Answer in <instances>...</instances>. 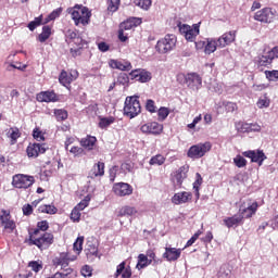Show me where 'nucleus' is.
Listing matches in <instances>:
<instances>
[{
    "mask_svg": "<svg viewBox=\"0 0 278 278\" xmlns=\"http://www.w3.org/2000/svg\"><path fill=\"white\" fill-rule=\"evenodd\" d=\"M28 244L31 247L39 248L40 251L47 250L48 247L53 244V236L50 232H42L38 229H35L33 232H29Z\"/></svg>",
    "mask_w": 278,
    "mask_h": 278,
    "instance_id": "nucleus-1",
    "label": "nucleus"
},
{
    "mask_svg": "<svg viewBox=\"0 0 278 278\" xmlns=\"http://www.w3.org/2000/svg\"><path fill=\"white\" fill-rule=\"evenodd\" d=\"M67 13L71 14L75 25H88V23H90V16H92L90 10L81 5L67 9Z\"/></svg>",
    "mask_w": 278,
    "mask_h": 278,
    "instance_id": "nucleus-2",
    "label": "nucleus"
},
{
    "mask_svg": "<svg viewBox=\"0 0 278 278\" xmlns=\"http://www.w3.org/2000/svg\"><path fill=\"white\" fill-rule=\"evenodd\" d=\"M177 81L178 84H186V86L189 88V90H193V92H197L201 90V86H203V79L199 74L191 73V74H178L177 75Z\"/></svg>",
    "mask_w": 278,
    "mask_h": 278,
    "instance_id": "nucleus-3",
    "label": "nucleus"
},
{
    "mask_svg": "<svg viewBox=\"0 0 278 278\" xmlns=\"http://www.w3.org/2000/svg\"><path fill=\"white\" fill-rule=\"evenodd\" d=\"M177 45V37L175 35H166L164 38L160 39L156 42L155 49L157 53H161L162 55L166 53H170L173 49H175Z\"/></svg>",
    "mask_w": 278,
    "mask_h": 278,
    "instance_id": "nucleus-4",
    "label": "nucleus"
},
{
    "mask_svg": "<svg viewBox=\"0 0 278 278\" xmlns=\"http://www.w3.org/2000/svg\"><path fill=\"white\" fill-rule=\"evenodd\" d=\"M212 151V142L206 141L204 143H198L194 146H191L187 152L188 157L191 160H201L206 153H210Z\"/></svg>",
    "mask_w": 278,
    "mask_h": 278,
    "instance_id": "nucleus-5",
    "label": "nucleus"
},
{
    "mask_svg": "<svg viewBox=\"0 0 278 278\" xmlns=\"http://www.w3.org/2000/svg\"><path fill=\"white\" fill-rule=\"evenodd\" d=\"M140 101H138V97H127L124 105V114L128 116V118H136L138 114L141 112Z\"/></svg>",
    "mask_w": 278,
    "mask_h": 278,
    "instance_id": "nucleus-6",
    "label": "nucleus"
},
{
    "mask_svg": "<svg viewBox=\"0 0 278 278\" xmlns=\"http://www.w3.org/2000/svg\"><path fill=\"white\" fill-rule=\"evenodd\" d=\"M36 184V179L34 176L25 175V174H16L13 176L12 186L13 188L24 189L31 188Z\"/></svg>",
    "mask_w": 278,
    "mask_h": 278,
    "instance_id": "nucleus-7",
    "label": "nucleus"
},
{
    "mask_svg": "<svg viewBox=\"0 0 278 278\" xmlns=\"http://www.w3.org/2000/svg\"><path fill=\"white\" fill-rule=\"evenodd\" d=\"M199 27H201V24H193L192 26L182 24L179 26V31L182 34V36L188 40L189 42H194L197 39V36H199Z\"/></svg>",
    "mask_w": 278,
    "mask_h": 278,
    "instance_id": "nucleus-8",
    "label": "nucleus"
},
{
    "mask_svg": "<svg viewBox=\"0 0 278 278\" xmlns=\"http://www.w3.org/2000/svg\"><path fill=\"white\" fill-rule=\"evenodd\" d=\"M278 58V46L273 49H265L262 55L258 58L260 66H270L273 64V60Z\"/></svg>",
    "mask_w": 278,
    "mask_h": 278,
    "instance_id": "nucleus-9",
    "label": "nucleus"
},
{
    "mask_svg": "<svg viewBox=\"0 0 278 278\" xmlns=\"http://www.w3.org/2000/svg\"><path fill=\"white\" fill-rule=\"evenodd\" d=\"M0 223L4 231L12 233L16 229V223L13 222L12 215L8 211H1L0 213Z\"/></svg>",
    "mask_w": 278,
    "mask_h": 278,
    "instance_id": "nucleus-10",
    "label": "nucleus"
},
{
    "mask_svg": "<svg viewBox=\"0 0 278 278\" xmlns=\"http://www.w3.org/2000/svg\"><path fill=\"white\" fill-rule=\"evenodd\" d=\"M275 13L270 8L262 9L254 14V21H258L260 23H273Z\"/></svg>",
    "mask_w": 278,
    "mask_h": 278,
    "instance_id": "nucleus-11",
    "label": "nucleus"
},
{
    "mask_svg": "<svg viewBox=\"0 0 278 278\" xmlns=\"http://www.w3.org/2000/svg\"><path fill=\"white\" fill-rule=\"evenodd\" d=\"M113 192L116 197H129L134 193V188L127 182H117L113 186Z\"/></svg>",
    "mask_w": 278,
    "mask_h": 278,
    "instance_id": "nucleus-12",
    "label": "nucleus"
},
{
    "mask_svg": "<svg viewBox=\"0 0 278 278\" xmlns=\"http://www.w3.org/2000/svg\"><path fill=\"white\" fill-rule=\"evenodd\" d=\"M236 129L240 134H251L252 131H262V126L257 123L249 124L239 122L236 124Z\"/></svg>",
    "mask_w": 278,
    "mask_h": 278,
    "instance_id": "nucleus-13",
    "label": "nucleus"
},
{
    "mask_svg": "<svg viewBox=\"0 0 278 278\" xmlns=\"http://www.w3.org/2000/svg\"><path fill=\"white\" fill-rule=\"evenodd\" d=\"M141 131L142 134H153L154 136H159V134L164 131V126L157 122H151L142 125Z\"/></svg>",
    "mask_w": 278,
    "mask_h": 278,
    "instance_id": "nucleus-14",
    "label": "nucleus"
},
{
    "mask_svg": "<svg viewBox=\"0 0 278 278\" xmlns=\"http://www.w3.org/2000/svg\"><path fill=\"white\" fill-rule=\"evenodd\" d=\"M77 77H79V73H77L76 70H72L70 73L63 71L61 72L59 81L62 84V86H71V84H73Z\"/></svg>",
    "mask_w": 278,
    "mask_h": 278,
    "instance_id": "nucleus-15",
    "label": "nucleus"
},
{
    "mask_svg": "<svg viewBox=\"0 0 278 278\" xmlns=\"http://www.w3.org/2000/svg\"><path fill=\"white\" fill-rule=\"evenodd\" d=\"M244 157H249L251 162H255L258 166L264 164V160H266V154L261 150L245 151L243 152Z\"/></svg>",
    "mask_w": 278,
    "mask_h": 278,
    "instance_id": "nucleus-16",
    "label": "nucleus"
},
{
    "mask_svg": "<svg viewBox=\"0 0 278 278\" xmlns=\"http://www.w3.org/2000/svg\"><path fill=\"white\" fill-rule=\"evenodd\" d=\"M190 201H192V193L188 191L177 192L172 198L174 205H184V203H190Z\"/></svg>",
    "mask_w": 278,
    "mask_h": 278,
    "instance_id": "nucleus-17",
    "label": "nucleus"
},
{
    "mask_svg": "<svg viewBox=\"0 0 278 278\" xmlns=\"http://www.w3.org/2000/svg\"><path fill=\"white\" fill-rule=\"evenodd\" d=\"M77 256H70L68 253H61L53 260L54 266H60L61 268H66L70 262H75Z\"/></svg>",
    "mask_w": 278,
    "mask_h": 278,
    "instance_id": "nucleus-18",
    "label": "nucleus"
},
{
    "mask_svg": "<svg viewBox=\"0 0 278 278\" xmlns=\"http://www.w3.org/2000/svg\"><path fill=\"white\" fill-rule=\"evenodd\" d=\"M231 42H236V31L225 33L217 39L219 49H225V47H229Z\"/></svg>",
    "mask_w": 278,
    "mask_h": 278,
    "instance_id": "nucleus-19",
    "label": "nucleus"
},
{
    "mask_svg": "<svg viewBox=\"0 0 278 278\" xmlns=\"http://www.w3.org/2000/svg\"><path fill=\"white\" fill-rule=\"evenodd\" d=\"M46 151L47 148L45 147V144L40 143H30L26 149L27 156L33 159L38 157L39 153H46Z\"/></svg>",
    "mask_w": 278,
    "mask_h": 278,
    "instance_id": "nucleus-20",
    "label": "nucleus"
},
{
    "mask_svg": "<svg viewBox=\"0 0 278 278\" xmlns=\"http://www.w3.org/2000/svg\"><path fill=\"white\" fill-rule=\"evenodd\" d=\"M129 76L131 77V79H136L141 84H147V81H151V73L144 70H135L129 74Z\"/></svg>",
    "mask_w": 278,
    "mask_h": 278,
    "instance_id": "nucleus-21",
    "label": "nucleus"
},
{
    "mask_svg": "<svg viewBox=\"0 0 278 278\" xmlns=\"http://www.w3.org/2000/svg\"><path fill=\"white\" fill-rule=\"evenodd\" d=\"M37 101L39 103H55L58 101V94L53 91H41L37 94Z\"/></svg>",
    "mask_w": 278,
    "mask_h": 278,
    "instance_id": "nucleus-22",
    "label": "nucleus"
},
{
    "mask_svg": "<svg viewBox=\"0 0 278 278\" xmlns=\"http://www.w3.org/2000/svg\"><path fill=\"white\" fill-rule=\"evenodd\" d=\"M181 249L177 248H165L163 257L167 260V262H177V260L181 257Z\"/></svg>",
    "mask_w": 278,
    "mask_h": 278,
    "instance_id": "nucleus-23",
    "label": "nucleus"
},
{
    "mask_svg": "<svg viewBox=\"0 0 278 278\" xmlns=\"http://www.w3.org/2000/svg\"><path fill=\"white\" fill-rule=\"evenodd\" d=\"M186 177H188V167L181 166L174 174L173 182L175 184V186H181V184H184V179H186Z\"/></svg>",
    "mask_w": 278,
    "mask_h": 278,
    "instance_id": "nucleus-24",
    "label": "nucleus"
},
{
    "mask_svg": "<svg viewBox=\"0 0 278 278\" xmlns=\"http://www.w3.org/2000/svg\"><path fill=\"white\" fill-rule=\"evenodd\" d=\"M142 24V20L138 17H130L126 22L122 23L119 26V29L122 31H129L130 29H134V27H138V25Z\"/></svg>",
    "mask_w": 278,
    "mask_h": 278,
    "instance_id": "nucleus-25",
    "label": "nucleus"
},
{
    "mask_svg": "<svg viewBox=\"0 0 278 278\" xmlns=\"http://www.w3.org/2000/svg\"><path fill=\"white\" fill-rule=\"evenodd\" d=\"M109 66L111 68H116L117 71H129L131 68V63L128 61H118L111 59L109 61Z\"/></svg>",
    "mask_w": 278,
    "mask_h": 278,
    "instance_id": "nucleus-26",
    "label": "nucleus"
},
{
    "mask_svg": "<svg viewBox=\"0 0 278 278\" xmlns=\"http://www.w3.org/2000/svg\"><path fill=\"white\" fill-rule=\"evenodd\" d=\"M218 49V39L216 38H206V46L204 49L205 55H212Z\"/></svg>",
    "mask_w": 278,
    "mask_h": 278,
    "instance_id": "nucleus-27",
    "label": "nucleus"
},
{
    "mask_svg": "<svg viewBox=\"0 0 278 278\" xmlns=\"http://www.w3.org/2000/svg\"><path fill=\"white\" fill-rule=\"evenodd\" d=\"M105 175V164L98 162L90 172L91 179H94V177H103Z\"/></svg>",
    "mask_w": 278,
    "mask_h": 278,
    "instance_id": "nucleus-28",
    "label": "nucleus"
},
{
    "mask_svg": "<svg viewBox=\"0 0 278 278\" xmlns=\"http://www.w3.org/2000/svg\"><path fill=\"white\" fill-rule=\"evenodd\" d=\"M137 214H138V210H136V207L129 206V205L122 206V207L117 211V216H118V217H123V216H136Z\"/></svg>",
    "mask_w": 278,
    "mask_h": 278,
    "instance_id": "nucleus-29",
    "label": "nucleus"
},
{
    "mask_svg": "<svg viewBox=\"0 0 278 278\" xmlns=\"http://www.w3.org/2000/svg\"><path fill=\"white\" fill-rule=\"evenodd\" d=\"M94 144H97V137L87 136L80 140V146L87 151H92L94 149Z\"/></svg>",
    "mask_w": 278,
    "mask_h": 278,
    "instance_id": "nucleus-30",
    "label": "nucleus"
},
{
    "mask_svg": "<svg viewBox=\"0 0 278 278\" xmlns=\"http://www.w3.org/2000/svg\"><path fill=\"white\" fill-rule=\"evenodd\" d=\"M242 223V215H233L232 217H228L224 219V225L231 229V227H238Z\"/></svg>",
    "mask_w": 278,
    "mask_h": 278,
    "instance_id": "nucleus-31",
    "label": "nucleus"
},
{
    "mask_svg": "<svg viewBox=\"0 0 278 278\" xmlns=\"http://www.w3.org/2000/svg\"><path fill=\"white\" fill-rule=\"evenodd\" d=\"M256 212H257V202H254L250 206L241 211V216L242 218H251V216H253V214H255Z\"/></svg>",
    "mask_w": 278,
    "mask_h": 278,
    "instance_id": "nucleus-32",
    "label": "nucleus"
},
{
    "mask_svg": "<svg viewBox=\"0 0 278 278\" xmlns=\"http://www.w3.org/2000/svg\"><path fill=\"white\" fill-rule=\"evenodd\" d=\"M147 266H151V260H149V257H147L144 254H139L136 268L138 270H142V268H147Z\"/></svg>",
    "mask_w": 278,
    "mask_h": 278,
    "instance_id": "nucleus-33",
    "label": "nucleus"
},
{
    "mask_svg": "<svg viewBox=\"0 0 278 278\" xmlns=\"http://www.w3.org/2000/svg\"><path fill=\"white\" fill-rule=\"evenodd\" d=\"M7 136L11 139V144H16V141L21 138V130L16 127L10 128Z\"/></svg>",
    "mask_w": 278,
    "mask_h": 278,
    "instance_id": "nucleus-34",
    "label": "nucleus"
},
{
    "mask_svg": "<svg viewBox=\"0 0 278 278\" xmlns=\"http://www.w3.org/2000/svg\"><path fill=\"white\" fill-rule=\"evenodd\" d=\"M123 270H124V273H123ZM119 275H122L123 278L131 277V269H129V268L125 269V262L121 263L117 266L115 277H118Z\"/></svg>",
    "mask_w": 278,
    "mask_h": 278,
    "instance_id": "nucleus-35",
    "label": "nucleus"
},
{
    "mask_svg": "<svg viewBox=\"0 0 278 278\" xmlns=\"http://www.w3.org/2000/svg\"><path fill=\"white\" fill-rule=\"evenodd\" d=\"M218 277L219 278H231V277H233V274H231V267H229V265H223L219 268Z\"/></svg>",
    "mask_w": 278,
    "mask_h": 278,
    "instance_id": "nucleus-36",
    "label": "nucleus"
},
{
    "mask_svg": "<svg viewBox=\"0 0 278 278\" xmlns=\"http://www.w3.org/2000/svg\"><path fill=\"white\" fill-rule=\"evenodd\" d=\"M63 9L58 8L54 11H52L43 21V25H47V23H51V21H55V18H59L60 14H62Z\"/></svg>",
    "mask_w": 278,
    "mask_h": 278,
    "instance_id": "nucleus-37",
    "label": "nucleus"
},
{
    "mask_svg": "<svg viewBox=\"0 0 278 278\" xmlns=\"http://www.w3.org/2000/svg\"><path fill=\"white\" fill-rule=\"evenodd\" d=\"M201 184H203V178L201 177V174L197 173L195 181L193 182V190H194L197 200H199V197H201V194L199 193V188L201 187Z\"/></svg>",
    "mask_w": 278,
    "mask_h": 278,
    "instance_id": "nucleus-38",
    "label": "nucleus"
},
{
    "mask_svg": "<svg viewBox=\"0 0 278 278\" xmlns=\"http://www.w3.org/2000/svg\"><path fill=\"white\" fill-rule=\"evenodd\" d=\"M51 36V28L49 26L42 27V33L38 36L39 42H47Z\"/></svg>",
    "mask_w": 278,
    "mask_h": 278,
    "instance_id": "nucleus-39",
    "label": "nucleus"
},
{
    "mask_svg": "<svg viewBox=\"0 0 278 278\" xmlns=\"http://www.w3.org/2000/svg\"><path fill=\"white\" fill-rule=\"evenodd\" d=\"M166 162V159L162 154L152 156L149 164L150 166H162Z\"/></svg>",
    "mask_w": 278,
    "mask_h": 278,
    "instance_id": "nucleus-40",
    "label": "nucleus"
},
{
    "mask_svg": "<svg viewBox=\"0 0 278 278\" xmlns=\"http://www.w3.org/2000/svg\"><path fill=\"white\" fill-rule=\"evenodd\" d=\"M116 121L113 116L101 118L99 122V127L101 129H105L106 127H110Z\"/></svg>",
    "mask_w": 278,
    "mask_h": 278,
    "instance_id": "nucleus-41",
    "label": "nucleus"
},
{
    "mask_svg": "<svg viewBox=\"0 0 278 278\" xmlns=\"http://www.w3.org/2000/svg\"><path fill=\"white\" fill-rule=\"evenodd\" d=\"M39 212H41L42 214H56L58 213V208L53 205H41L38 208Z\"/></svg>",
    "mask_w": 278,
    "mask_h": 278,
    "instance_id": "nucleus-42",
    "label": "nucleus"
},
{
    "mask_svg": "<svg viewBox=\"0 0 278 278\" xmlns=\"http://www.w3.org/2000/svg\"><path fill=\"white\" fill-rule=\"evenodd\" d=\"M210 90L216 92L217 94H223V84L216 80H213L210 85Z\"/></svg>",
    "mask_w": 278,
    "mask_h": 278,
    "instance_id": "nucleus-43",
    "label": "nucleus"
},
{
    "mask_svg": "<svg viewBox=\"0 0 278 278\" xmlns=\"http://www.w3.org/2000/svg\"><path fill=\"white\" fill-rule=\"evenodd\" d=\"M54 116L56 121H66V118H68V112H66V110L56 109L54 110Z\"/></svg>",
    "mask_w": 278,
    "mask_h": 278,
    "instance_id": "nucleus-44",
    "label": "nucleus"
},
{
    "mask_svg": "<svg viewBox=\"0 0 278 278\" xmlns=\"http://www.w3.org/2000/svg\"><path fill=\"white\" fill-rule=\"evenodd\" d=\"M256 105L258 110H264V108H270V99H268L267 97H262L256 102Z\"/></svg>",
    "mask_w": 278,
    "mask_h": 278,
    "instance_id": "nucleus-45",
    "label": "nucleus"
},
{
    "mask_svg": "<svg viewBox=\"0 0 278 278\" xmlns=\"http://www.w3.org/2000/svg\"><path fill=\"white\" fill-rule=\"evenodd\" d=\"M90 203V197L87 195L85 197L84 200H81L76 206L75 208L78 210V212H84V210H86V207H88Z\"/></svg>",
    "mask_w": 278,
    "mask_h": 278,
    "instance_id": "nucleus-46",
    "label": "nucleus"
},
{
    "mask_svg": "<svg viewBox=\"0 0 278 278\" xmlns=\"http://www.w3.org/2000/svg\"><path fill=\"white\" fill-rule=\"evenodd\" d=\"M135 5L141 10H149L151 8V0H134Z\"/></svg>",
    "mask_w": 278,
    "mask_h": 278,
    "instance_id": "nucleus-47",
    "label": "nucleus"
},
{
    "mask_svg": "<svg viewBox=\"0 0 278 278\" xmlns=\"http://www.w3.org/2000/svg\"><path fill=\"white\" fill-rule=\"evenodd\" d=\"M42 24V15L38 16V17H35L34 21H31L29 24H28V29L30 31H34V29H36V27H40V25Z\"/></svg>",
    "mask_w": 278,
    "mask_h": 278,
    "instance_id": "nucleus-48",
    "label": "nucleus"
},
{
    "mask_svg": "<svg viewBox=\"0 0 278 278\" xmlns=\"http://www.w3.org/2000/svg\"><path fill=\"white\" fill-rule=\"evenodd\" d=\"M119 5H121V0H108L109 12H116Z\"/></svg>",
    "mask_w": 278,
    "mask_h": 278,
    "instance_id": "nucleus-49",
    "label": "nucleus"
},
{
    "mask_svg": "<svg viewBox=\"0 0 278 278\" xmlns=\"http://www.w3.org/2000/svg\"><path fill=\"white\" fill-rule=\"evenodd\" d=\"M233 163L236 164V166L238 168H244V166H247V159L243 157L242 155H237L235 159H233Z\"/></svg>",
    "mask_w": 278,
    "mask_h": 278,
    "instance_id": "nucleus-50",
    "label": "nucleus"
},
{
    "mask_svg": "<svg viewBox=\"0 0 278 278\" xmlns=\"http://www.w3.org/2000/svg\"><path fill=\"white\" fill-rule=\"evenodd\" d=\"M84 249V237H78L76 241L74 242V251H77V253H81Z\"/></svg>",
    "mask_w": 278,
    "mask_h": 278,
    "instance_id": "nucleus-51",
    "label": "nucleus"
},
{
    "mask_svg": "<svg viewBox=\"0 0 278 278\" xmlns=\"http://www.w3.org/2000/svg\"><path fill=\"white\" fill-rule=\"evenodd\" d=\"M28 266L34 273H40V270H42V263L38 261L29 262Z\"/></svg>",
    "mask_w": 278,
    "mask_h": 278,
    "instance_id": "nucleus-52",
    "label": "nucleus"
},
{
    "mask_svg": "<svg viewBox=\"0 0 278 278\" xmlns=\"http://www.w3.org/2000/svg\"><path fill=\"white\" fill-rule=\"evenodd\" d=\"M159 121H166L168 118V115L170 114V111H168V108H161L159 109Z\"/></svg>",
    "mask_w": 278,
    "mask_h": 278,
    "instance_id": "nucleus-53",
    "label": "nucleus"
},
{
    "mask_svg": "<svg viewBox=\"0 0 278 278\" xmlns=\"http://www.w3.org/2000/svg\"><path fill=\"white\" fill-rule=\"evenodd\" d=\"M203 233V231L198 230L186 243L185 249H188V247H192V244L194 242H197V240H199V236H201Z\"/></svg>",
    "mask_w": 278,
    "mask_h": 278,
    "instance_id": "nucleus-54",
    "label": "nucleus"
},
{
    "mask_svg": "<svg viewBox=\"0 0 278 278\" xmlns=\"http://www.w3.org/2000/svg\"><path fill=\"white\" fill-rule=\"evenodd\" d=\"M67 38H71V40H73L74 45H79L81 43V38H79L77 36V33H75L74 30H68L67 31Z\"/></svg>",
    "mask_w": 278,
    "mask_h": 278,
    "instance_id": "nucleus-55",
    "label": "nucleus"
},
{
    "mask_svg": "<svg viewBox=\"0 0 278 278\" xmlns=\"http://www.w3.org/2000/svg\"><path fill=\"white\" fill-rule=\"evenodd\" d=\"M71 219L73 220V223H79V220L81 219V211H78L76 207H74L71 213Z\"/></svg>",
    "mask_w": 278,
    "mask_h": 278,
    "instance_id": "nucleus-56",
    "label": "nucleus"
},
{
    "mask_svg": "<svg viewBox=\"0 0 278 278\" xmlns=\"http://www.w3.org/2000/svg\"><path fill=\"white\" fill-rule=\"evenodd\" d=\"M265 75L269 81H277L278 79V71H265Z\"/></svg>",
    "mask_w": 278,
    "mask_h": 278,
    "instance_id": "nucleus-57",
    "label": "nucleus"
},
{
    "mask_svg": "<svg viewBox=\"0 0 278 278\" xmlns=\"http://www.w3.org/2000/svg\"><path fill=\"white\" fill-rule=\"evenodd\" d=\"M67 151H70V153H72V155H74V157H79L80 155H84V148L72 147Z\"/></svg>",
    "mask_w": 278,
    "mask_h": 278,
    "instance_id": "nucleus-58",
    "label": "nucleus"
},
{
    "mask_svg": "<svg viewBox=\"0 0 278 278\" xmlns=\"http://www.w3.org/2000/svg\"><path fill=\"white\" fill-rule=\"evenodd\" d=\"M80 274L83 275V277H92V268L90 267V265H85L81 267Z\"/></svg>",
    "mask_w": 278,
    "mask_h": 278,
    "instance_id": "nucleus-59",
    "label": "nucleus"
},
{
    "mask_svg": "<svg viewBox=\"0 0 278 278\" xmlns=\"http://www.w3.org/2000/svg\"><path fill=\"white\" fill-rule=\"evenodd\" d=\"M87 255H94L97 257L99 255V249L96 248L94 244H89L86 249Z\"/></svg>",
    "mask_w": 278,
    "mask_h": 278,
    "instance_id": "nucleus-60",
    "label": "nucleus"
},
{
    "mask_svg": "<svg viewBox=\"0 0 278 278\" xmlns=\"http://www.w3.org/2000/svg\"><path fill=\"white\" fill-rule=\"evenodd\" d=\"M33 137L35 138V140H37L38 142H41V140H45V135L42 134V131L38 128H35L33 131Z\"/></svg>",
    "mask_w": 278,
    "mask_h": 278,
    "instance_id": "nucleus-61",
    "label": "nucleus"
},
{
    "mask_svg": "<svg viewBox=\"0 0 278 278\" xmlns=\"http://www.w3.org/2000/svg\"><path fill=\"white\" fill-rule=\"evenodd\" d=\"M37 229L41 231V233H45L47 229H49V223L47 220L39 222L37 224Z\"/></svg>",
    "mask_w": 278,
    "mask_h": 278,
    "instance_id": "nucleus-62",
    "label": "nucleus"
},
{
    "mask_svg": "<svg viewBox=\"0 0 278 278\" xmlns=\"http://www.w3.org/2000/svg\"><path fill=\"white\" fill-rule=\"evenodd\" d=\"M225 108H226V111L228 112H236L238 110V105L233 102H226Z\"/></svg>",
    "mask_w": 278,
    "mask_h": 278,
    "instance_id": "nucleus-63",
    "label": "nucleus"
},
{
    "mask_svg": "<svg viewBox=\"0 0 278 278\" xmlns=\"http://www.w3.org/2000/svg\"><path fill=\"white\" fill-rule=\"evenodd\" d=\"M146 108L148 112H151V113L155 112V102L153 100H148Z\"/></svg>",
    "mask_w": 278,
    "mask_h": 278,
    "instance_id": "nucleus-64",
    "label": "nucleus"
}]
</instances>
